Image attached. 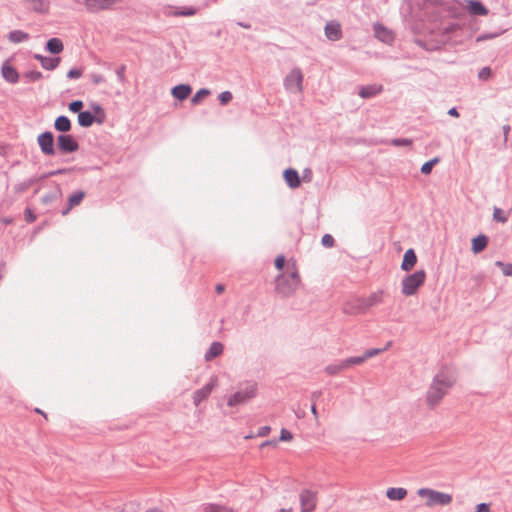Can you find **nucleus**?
<instances>
[{
  "instance_id": "obj_55",
  "label": "nucleus",
  "mask_w": 512,
  "mask_h": 512,
  "mask_svg": "<svg viewBox=\"0 0 512 512\" xmlns=\"http://www.w3.org/2000/svg\"><path fill=\"white\" fill-rule=\"evenodd\" d=\"M497 34H492V33H485V34H481L477 37L476 41L477 42H481V41H485V40H488V39H492L494 37H496Z\"/></svg>"
},
{
  "instance_id": "obj_5",
  "label": "nucleus",
  "mask_w": 512,
  "mask_h": 512,
  "mask_svg": "<svg viewBox=\"0 0 512 512\" xmlns=\"http://www.w3.org/2000/svg\"><path fill=\"white\" fill-rule=\"evenodd\" d=\"M420 497H426V505L432 507L434 505H448L452 502V495L440 491H436L430 488H421L418 490Z\"/></svg>"
},
{
  "instance_id": "obj_27",
  "label": "nucleus",
  "mask_w": 512,
  "mask_h": 512,
  "mask_svg": "<svg viewBox=\"0 0 512 512\" xmlns=\"http://www.w3.org/2000/svg\"><path fill=\"white\" fill-rule=\"evenodd\" d=\"M63 49V42L59 38H51L46 43V50L52 54H59Z\"/></svg>"
},
{
  "instance_id": "obj_35",
  "label": "nucleus",
  "mask_w": 512,
  "mask_h": 512,
  "mask_svg": "<svg viewBox=\"0 0 512 512\" xmlns=\"http://www.w3.org/2000/svg\"><path fill=\"white\" fill-rule=\"evenodd\" d=\"M210 95V90L207 88H201L196 92V94L192 97V104H198L204 97Z\"/></svg>"
},
{
  "instance_id": "obj_9",
  "label": "nucleus",
  "mask_w": 512,
  "mask_h": 512,
  "mask_svg": "<svg viewBox=\"0 0 512 512\" xmlns=\"http://www.w3.org/2000/svg\"><path fill=\"white\" fill-rule=\"evenodd\" d=\"M57 149L60 154L74 153L79 149V143L71 134H60L57 137Z\"/></svg>"
},
{
  "instance_id": "obj_11",
  "label": "nucleus",
  "mask_w": 512,
  "mask_h": 512,
  "mask_svg": "<svg viewBox=\"0 0 512 512\" xmlns=\"http://www.w3.org/2000/svg\"><path fill=\"white\" fill-rule=\"evenodd\" d=\"M301 512H313L317 506V492L303 489L299 495Z\"/></svg>"
},
{
  "instance_id": "obj_25",
  "label": "nucleus",
  "mask_w": 512,
  "mask_h": 512,
  "mask_svg": "<svg viewBox=\"0 0 512 512\" xmlns=\"http://www.w3.org/2000/svg\"><path fill=\"white\" fill-rule=\"evenodd\" d=\"M406 495H407V490L402 487H397V488L391 487V488H388L386 491L387 498L390 500H393V501L402 500L406 497Z\"/></svg>"
},
{
  "instance_id": "obj_39",
  "label": "nucleus",
  "mask_w": 512,
  "mask_h": 512,
  "mask_svg": "<svg viewBox=\"0 0 512 512\" xmlns=\"http://www.w3.org/2000/svg\"><path fill=\"white\" fill-rule=\"evenodd\" d=\"M413 141L409 138H394L391 140V144L396 147L400 146H411Z\"/></svg>"
},
{
  "instance_id": "obj_59",
  "label": "nucleus",
  "mask_w": 512,
  "mask_h": 512,
  "mask_svg": "<svg viewBox=\"0 0 512 512\" xmlns=\"http://www.w3.org/2000/svg\"><path fill=\"white\" fill-rule=\"evenodd\" d=\"M277 443L278 441L277 440H267L265 442H263L261 444V447H265V446H273V447H276L277 446Z\"/></svg>"
},
{
  "instance_id": "obj_29",
  "label": "nucleus",
  "mask_w": 512,
  "mask_h": 512,
  "mask_svg": "<svg viewBox=\"0 0 512 512\" xmlns=\"http://www.w3.org/2000/svg\"><path fill=\"white\" fill-rule=\"evenodd\" d=\"M86 193L82 190L75 191L72 193L68 198V203L70 204V207H75L80 205V203L83 201Z\"/></svg>"
},
{
  "instance_id": "obj_49",
  "label": "nucleus",
  "mask_w": 512,
  "mask_h": 512,
  "mask_svg": "<svg viewBox=\"0 0 512 512\" xmlns=\"http://www.w3.org/2000/svg\"><path fill=\"white\" fill-rule=\"evenodd\" d=\"M275 267L276 269L278 270H283L284 266H285V257L284 255H278L275 259Z\"/></svg>"
},
{
  "instance_id": "obj_6",
  "label": "nucleus",
  "mask_w": 512,
  "mask_h": 512,
  "mask_svg": "<svg viewBox=\"0 0 512 512\" xmlns=\"http://www.w3.org/2000/svg\"><path fill=\"white\" fill-rule=\"evenodd\" d=\"M257 394V384L256 383H248L245 388L240 389L239 391L232 394L228 400L227 405L229 407H234L238 405H242L253 399Z\"/></svg>"
},
{
  "instance_id": "obj_7",
  "label": "nucleus",
  "mask_w": 512,
  "mask_h": 512,
  "mask_svg": "<svg viewBox=\"0 0 512 512\" xmlns=\"http://www.w3.org/2000/svg\"><path fill=\"white\" fill-rule=\"evenodd\" d=\"M303 80L304 75L299 67L293 68L284 78V88L290 93H302L303 92Z\"/></svg>"
},
{
  "instance_id": "obj_52",
  "label": "nucleus",
  "mask_w": 512,
  "mask_h": 512,
  "mask_svg": "<svg viewBox=\"0 0 512 512\" xmlns=\"http://www.w3.org/2000/svg\"><path fill=\"white\" fill-rule=\"evenodd\" d=\"M475 512H491L490 504L480 503V504L476 505Z\"/></svg>"
},
{
  "instance_id": "obj_17",
  "label": "nucleus",
  "mask_w": 512,
  "mask_h": 512,
  "mask_svg": "<svg viewBox=\"0 0 512 512\" xmlns=\"http://www.w3.org/2000/svg\"><path fill=\"white\" fill-rule=\"evenodd\" d=\"M374 35L382 42H392L394 39L393 33L380 23L373 26Z\"/></svg>"
},
{
  "instance_id": "obj_33",
  "label": "nucleus",
  "mask_w": 512,
  "mask_h": 512,
  "mask_svg": "<svg viewBox=\"0 0 512 512\" xmlns=\"http://www.w3.org/2000/svg\"><path fill=\"white\" fill-rule=\"evenodd\" d=\"M32 4V9L37 13H47L49 4L44 0H35Z\"/></svg>"
},
{
  "instance_id": "obj_31",
  "label": "nucleus",
  "mask_w": 512,
  "mask_h": 512,
  "mask_svg": "<svg viewBox=\"0 0 512 512\" xmlns=\"http://www.w3.org/2000/svg\"><path fill=\"white\" fill-rule=\"evenodd\" d=\"M23 78L26 80V82H37L43 78V75L40 71L31 70L23 73Z\"/></svg>"
},
{
  "instance_id": "obj_19",
  "label": "nucleus",
  "mask_w": 512,
  "mask_h": 512,
  "mask_svg": "<svg viewBox=\"0 0 512 512\" xmlns=\"http://www.w3.org/2000/svg\"><path fill=\"white\" fill-rule=\"evenodd\" d=\"M34 58L41 63V66L46 70H54L60 63V57H46L41 54H34Z\"/></svg>"
},
{
  "instance_id": "obj_64",
  "label": "nucleus",
  "mask_w": 512,
  "mask_h": 512,
  "mask_svg": "<svg viewBox=\"0 0 512 512\" xmlns=\"http://www.w3.org/2000/svg\"><path fill=\"white\" fill-rule=\"evenodd\" d=\"M237 25L242 27V28H245V29H250L251 28V24L250 23L237 22Z\"/></svg>"
},
{
  "instance_id": "obj_60",
  "label": "nucleus",
  "mask_w": 512,
  "mask_h": 512,
  "mask_svg": "<svg viewBox=\"0 0 512 512\" xmlns=\"http://www.w3.org/2000/svg\"><path fill=\"white\" fill-rule=\"evenodd\" d=\"M322 395V392L321 391H314L312 392L311 394V400L313 403H316L317 399Z\"/></svg>"
},
{
  "instance_id": "obj_12",
  "label": "nucleus",
  "mask_w": 512,
  "mask_h": 512,
  "mask_svg": "<svg viewBox=\"0 0 512 512\" xmlns=\"http://www.w3.org/2000/svg\"><path fill=\"white\" fill-rule=\"evenodd\" d=\"M218 381L216 377L210 379V381L205 384L202 388L197 389L193 393V403L195 406H199L202 401L207 399L209 395L212 393L213 389L217 386Z\"/></svg>"
},
{
  "instance_id": "obj_22",
  "label": "nucleus",
  "mask_w": 512,
  "mask_h": 512,
  "mask_svg": "<svg viewBox=\"0 0 512 512\" xmlns=\"http://www.w3.org/2000/svg\"><path fill=\"white\" fill-rule=\"evenodd\" d=\"M71 127V121L67 116L61 115L55 119L54 128L58 132H61L62 134L67 133L71 130Z\"/></svg>"
},
{
  "instance_id": "obj_57",
  "label": "nucleus",
  "mask_w": 512,
  "mask_h": 512,
  "mask_svg": "<svg viewBox=\"0 0 512 512\" xmlns=\"http://www.w3.org/2000/svg\"><path fill=\"white\" fill-rule=\"evenodd\" d=\"M56 198V195L53 193H49L45 196H43L42 201L43 203L47 204L49 202H52Z\"/></svg>"
},
{
  "instance_id": "obj_37",
  "label": "nucleus",
  "mask_w": 512,
  "mask_h": 512,
  "mask_svg": "<svg viewBox=\"0 0 512 512\" xmlns=\"http://www.w3.org/2000/svg\"><path fill=\"white\" fill-rule=\"evenodd\" d=\"M345 364L344 362L342 361L341 363L339 364H332V365H328L326 368H325V371L327 372V374L329 375H336L337 373H339L341 370L345 369Z\"/></svg>"
},
{
  "instance_id": "obj_28",
  "label": "nucleus",
  "mask_w": 512,
  "mask_h": 512,
  "mask_svg": "<svg viewBox=\"0 0 512 512\" xmlns=\"http://www.w3.org/2000/svg\"><path fill=\"white\" fill-rule=\"evenodd\" d=\"M469 11L473 15L484 16L488 14V9L480 1L477 0H471L469 2Z\"/></svg>"
},
{
  "instance_id": "obj_13",
  "label": "nucleus",
  "mask_w": 512,
  "mask_h": 512,
  "mask_svg": "<svg viewBox=\"0 0 512 512\" xmlns=\"http://www.w3.org/2000/svg\"><path fill=\"white\" fill-rule=\"evenodd\" d=\"M2 77L11 84H16L19 81V73L15 67L9 64V60H6L1 66Z\"/></svg>"
},
{
  "instance_id": "obj_51",
  "label": "nucleus",
  "mask_w": 512,
  "mask_h": 512,
  "mask_svg": "<svg viewBox=\"0 0 512 512\" xmlns=\"http://www.w3.org/2000/svg\"><path fill=\"white\" fill-rule=\"evenodd\" d=\"M384 349H378V348H374V349H369L367 351H365L364 355L366 357V360L371 358V357H374L376 355H378L379 353H381Z\"/></svg>"
},
{
  "instance_id": "obj_40",
  "label": "nucleus",
  "mask_w": 512,
  "mask_h": 512,
  "mask_svg": "<svg viewBox=\"0 0 512 512\" xmlns=\"http://www.w3.org/2000/svg\"><path fill=\"white\" fill-rule=\"evenodd\" d=\"M233 98L230 91H223L219 94L218 99L221 105H227Z\"/></svg>"
},
{
  "instance_id": "obj_34",
  "label": "nucleus",
  "mask_w": 512,
  "mask_h": 512,
  "mask_svg": "<svg viewBox=\"0 0 512 512\" xmlns=\"http://www.w3.org/2000/svg\"><path fill=\"white\" fill-rule=\"evenodd\" d=\"M365 361H366V357L364 354L362 356L350 357V358L343 360L346 368L351 365H360V364L364 363Z\"/></svg>"
},
{
  "instance_id": "obj_4",
  "label": "nucleus",
  "mask_w": 512,
  "mask_h": 512,
  "mask_svg": "<svg viewBox=\"0 0 512 512\" xmlns=\"http://www.w3.org/2000/svg\"><path fill=\"white\" fill-rule=\"evenodd\" d=\"M426 272L417 270L412 274L406 275L401 282V293L405 296H413L418 289L425 283Z\"/></svg>"
},
{
  "instance_id": "obj_36",
  "label": "nucleus",
  "mask_w": 512,
  "mask_h": 512,
  "mask_svg": "<svg viewBox=\"0 0 512 512\" xmlns=\"http://www.w3.org/2000/svg\"><path fill=\"white\" fill-rule=\"evenodd\" d=\"M438 161H439V159L436 157V158H433V159H431V160H429V161L425 162V163L422 165L421 169H420L421 173H422V174H424V175H428V174H430V173H431V171H432L433 166H434L435 164H437V163H438Z\"/></svg>"
},
{
  "instance_id": "obj_10",
  "label": "nucleus",
  "mask_w": 512,
  "mask_h": 512,
  "mask_svg": "<svg viewBox=\"0 0 512 512\" xmlns=\"http://www.w3.org/2000/svg\"><path fill=\"white\" fill-rule=\"evenodd\" d=\"M37 142L41 152L46 156L56 155V149L54 146V135L50 131H45L38 135Z\"/></svg>"
},
{
  "instance_id": "obj_26",
  "label": "nucleus",
  "mask_w": 512,
  "mask_h": 512,
  "mask_svg": "<svg viewBox=\"0 0 512 512\" xmlns=\"http://www.w3.org/2000/svg\"><path fill=\"white\" fill-rule=\"evenodd\" d=\"M30 39V35L22 30H12L8 34V40L12 43H21Z\"/></svg>"
},
{
  "instance_id": "obj_2",
  "label": "nucleus",
  "mask_w": 512,
  "mask_h": 512,
  "mask_svg": "<svg viewBox=\"0 0 512 512\" xmlns=\"http://www.w3.org/2000/svg\"><path fill=\"white\" fill-rule=\"evenodd\" d=\"M275 291L282 297L292 296L301 285V277L296 266L293 262L288 265L286 273H280L275 279Z\"/></svg>"
},
{
  "instance_id": "obj_24",
  "label": "nucleus",
  "mask_w": 512,
  "mask_h": 512,
  "mask_svg": "<svg viewBox=\"0 0 512 512\" xmlns=\"http://www.w3.org/2000/svg\"><path fill=\"white\" fill-rule=\"evenodd\" d=\"M223 344L221 342H213L205 353V360L211 361L212 359L220 356L223 353Z\"/></svg>"
},
{
  "instance_id": "obj_46",
  "label": "nucleus",
  "mask_w": 512,
  "mask_h": 512,
  "mask_svg": "<svg viewBox=\"0 0 512 512\" xmlns=\"http://www.w3.org/2000/svg\"><path fill=\"white\" fill-rule=\"evenodd\" d=\"M24 217H25V221L27 223H33L34 221H36L37 217L36 215L34 214L33 210L30 209V208H26L25 211H24Z\"/></svg>"
},
{
  "instance_id": "obj_54",
  "label": "nucleus",
  "mask_w": 512,
  "mask_h": 512,
  "mask_svg": "<svg viewBox=\"0 0 512 512\" xmlns=\"http://www.w3.org/2000/svg\"><path fill=\"white\" fill-rule=\"evenodd\" d=\"M91 78H92L93 84H95V85H98L105 81L104 77L101 74H97V73H93L91 75Z\"/></svg>"
},
{
  "instance_id": "obj_53",
  "label": "nucleus",
  "mask_w": 512,
  "mask_h": 512,
  "mask_svg": "<svg viewBox=\"0 0 512 512\" xmlns=\"http://www.w3.org/2000/svg\"><path fill=\"white\" fill-rule=\"evenodd\" d=\"M271 431L270 426H262L258 429L257 435L259 437H265L267 436Z\"/></svg>"
},
{
  "instance_id": "obj_32",
  "label": "nucleus",
  "mask_w": 512,
  "mask_h": 512,
  "mask_svg": "<svg viewBox=\"0 0 512 512\" xmlns=\"http://www.w3.org/2000/svg\"><path fill=\"white\" fill-rule=\"evenodd\" d=\"M202 512H232L228 507L218 504H207Z\"/></svg>"
},
{
  "instance_id": "obj_23",
  "label": "nucleus",
  "mask_w": 512,
  "mask_h": 512,
  "mask_svg": "<svg viewBox=\"0 0 512 512\" xmlns=\"http://www.w3.org/2000/svg\"><path fill=\"white\" fill-rule=\"evenodd\" d=\"M489 239L486 235L480 234L472 239L471 250L474 254H478L483 251L488 245Z\"/></svg>"
},
{
  "instance_id": "obj_1",
  "label": "nucleus",
  "mask_w": 512,
  "mask_h": 512,
  "mask_svg": "<svg viewBox=\"0 0 512 512\" xmlns=\"http://www.w3.org/2000/svg\"><path fill=\"white\" fill-rule=\"evenodd\" d=\"M456 376L447 367H442L433 377L426 392L425 401L429 409H435L456 384Z\"/></svg>"
},
{
  "instance_id": "obj_18",
  "label": "nucleus",
  "mask_w": 512,
  "mask_h": 512,
  "mask_svg": "<svg viewBox=\"0 0 512 512\" xmlns=\"http://www.w3.org/2000/svg\"><path fill=\"white\" fill-rule=\"evenodd\" d=\"M417 263V255L414 251V249L410 248L408 249L403 256V261L401 264V269L403 271H411L415 264Z\"/></svg>"
},
{
  "instance_id": "obj_41",
  "label": "nucleus",
  "mask_w": 512,
  "mask_h": 512,
  "mask_svg": "<svg viewBox=\"0 0 512 512\" xmlns=\"http://www.w3.org/2000/svg\"><path fill=\"white\" fill-rule=\"evenodd\" d=\"M116 76H117V79L120 83L124 84L126 82V77H125V72H126V65L125 64H121L117 69H116Z\"/></svg>"
},
{
  "instance_id": "obj_56",
  "label": "nucleus",
  "mask_w": 512,
  "mask_h": 512,
  "mask_svg": "<svg viewBox=\"0 0 512 512\" xmlns=\"http://www.w3.org/2000/svg\"><path fill=\"white\" fill-rule=\"evenodd\" d=\"M502 273L505 276H511L512 277V263H506L504 266V269L502 270Z\"/></svg>"
},
{
  "instance_id": "obj_30",
  "label": "nucleus",
  "mask_w": 512,
  "mask_h": 512,
  "mask_svg": "<svg viewBox=\"0 0 512 512\" xmlns=\"http://www.w3.org/2000/svg\"><path fill=\"white\" fill-rule=\"evenodd\" d=\"M199 9L196 7H181L176 8L173 12L174 16H194L198 13Z\"/></svg>"
},
{
  "instance_id": "obj_45",
  "label": "nucleus",
  "mask_w": 512,
  "mask_h": 512,
  "mask_svg": "<svg viewBox=\"0 0 512 512\" xmlns=\"http://www.w3.org/2000/svg\"><path fill=\"white\" fill-rule=\"evenodd\" d=\"M321 243L323 246L327 247V248H331L334 246L335 244V240L333 238L332 235L330 234H325L322 239H321Z\"/></svg>"
},
{
  "instance_id": "obj_48",
  "label": "nucleus",
  "mask_w": 512,
  "mask_h": 512,
  "mask_svg": "<svg viewBox=\"0 0 512 512\" xmlns=\"http://www.w3.org/2000/svg\"><path fill=\"white\" fill-rule=\"evenodd\" d=\"M70 170L71 169H69V168H60V169H57V170H54V171H50V172H48L47 174L44 175V178L51 177V176H56V175H63V174L68 173Z\"/></svg>"
},
{
  "instance_id": "obj_38",
  "label": "nucleus",
  "mask_w": 512,
  "mask_h": 512,
  "mask_svg": "<svg viewBox=\"0 0 512 512\" xmlns=\"http://www.w3.org/2000/svg\"><path fill=\"white\" fill-rule=\"evenodd\" d=\"M493 219L500 223H506L508 221V216L502 209L495 207L493 211Z\"/></svg>"
},
{
  "instance_id": "obj_21",
  "label": "nucleus",
  "mask_w": 512,
  "mask_h": 512,
  "mask_svg": "<svg viewBox=\"0 0 512 512\" xmlns=\"http://www.w3.org/2000/svg\"><path fill=\"white\" fill-rule=\"evenodd\" d=\"M192 89L188 84H179L172 88L171 94L175 99L185 100L190 95Z\"/></svg>"
},
{
  "instance_id": "obj_3",
  "label": "nucleus",
  "mask_w": 512,
  "mask_h": 512,
  "mask_svg": "<svg viewBox=\"0 0 512 512\" xmlns=\"http://www.w3.org/2000/svg\"><path fill=\"white\" fill-rule=\"evenodd\" d=\"M383 295V290H377L367 297H359L349 301L344 306V312L349 314H363L370 308L382 304Z\"/></svg>"
},
{
  "instance_id": "obj_50",
  "label": "nucleus",
  "mask_w": 512,
  "mask_h": 512,
  "mask_svg": "<svg viewBox=\"0 0 512 512\" xmlns=\"http://www.w3.org/2000/svg\"><path fill=\"white\" fill-rule=\"evenodd\" d=\"M81 75H82V70L76 69V68L70 69L67 73V77L70 79L80 78Z\"/></svg>"
},
{
  "instance_id": "obj_20",
  "label": "nucleus",
  "mask_w": 512,
  "mask_h": 512,
  "mask_svg": "<svg viewBox=\"0 0 512 512\" xmlns=\"http://www.w3.org/2000/svg\"><path fill=\"white\" fill-rule=\"evenodd\" d=\"M284 179L287 185L292 188H298L301 184L298 172L293 168H288L284 171Z\"/></svg>"
},
{
  "instance_id": "obj_43",
  "label": "nucleus",
  "mask_w": 512,
  "mask_h": 512,
  "mask_svg": "<svg viewBox=\"0 0 512 512\" xmlns=\"http://www.w3.org/2000/svg\"><path fill=\"white\" fill-rule=\"evenodd\" d=\"M83 108V102L81 100H75V101H72L70 104H69V110L73 113H80L82 112Z\"/></svg>"
},
{
  "instance_id": "obj_15",
  "label": "nucleus",
  "mask_w": 512,
  "mask_h": 512,
  "mask_svg": "<svg viewBox=\"0 0 512 512\" xmlns=\"http://www.w3.org/2000/svg\"><path fill=\"white\" fill-rule=\"evenodd\" d=\"M383 89L381 84L365 85L359 88L358 95L363 99H369L382 93Z\"/></svg>"
},
{
  "instance_id": "obj_44",
  "label": "nucleus",
  "mask_w": 512,
  "mask_h": 512,
  "mask_svg": "<svg viewBox=\"0 0 512 512\" xmlns=\"http://www.w3.org/2000/svg\"><path fill=\"white\" fill-rule=\"evenodd\" d=\"M94 116L102 117V123L105 121L106 115L104 109L97 103L92 104Z\"/></svg>"
},
{
  "instance_id": "obj_62",
  "label": "nucleus",
  "mask_w": 512,
  "mask_h": 512,
  "mask_svg": "<svg viewBox=\"0 0 512 512\" xmlns=\"http://www.w3.org/2000/svg\"><path fill=\"white\" fill-rule=\"evenodd\" d=\"M215 290L218 294H221L224 292L225 286L223 284H217Z\"/></svg>"
},
{
  "instance_id": "obj_14",
  "label": "nucleus",
  "mask_w": 512,
  "mask_h": 512,
  "mask_svg": "<svg viewBox=\"0 0 512 512\" xmlns=\"http://www.w3.org/2000/svg\"><path fill=\"white\" fill-rule=\"evenodd\" d=\"M325 36L331 41H338L342 38L341 25L337 21H330L325 26Z\"/></svg>"
},
{
  "instance_id": "obj_42",
  "label": "nucleus",
  "mask_w": 512,
  "mask_h": 512,
  "mask_svg": "<svg viewBox=\"0 0 512 512\" xmlns=\"http://www.w3.org/2000/svg\"><path fill=\"white\" fill-rule=\"evenodd\" d=\"M492 75V70L490 67L486 66V67H483L479 73H478V78L480 80H483V81H486L488 80Z\"/></svg>"
},
{
  "instance_id": "obj_16",
  "label": "nucleus",
  "mask_w": 512,
  "mask_h": 512,
  "mask_svg": "<svg viewBox=\"0 0 512 512\" xmlns=\"http://www.w3.org/2000/svg\"><path fill=\"white\" fill-rule=\"evenodd\" d=\"M94 122L102 124V117L94 116L90 111H82L78 114V124L81 127H90Z\"/></svg>"
},
{
  "instance_id": "obj_8",
  "label": "nucleus",
  "mask_w": 512,
  "mask_h": 512,
  "mask_svg": "<svg viewBox=\"0 0 512 512\" xmlns=\"http://www.w3.org/2000/svg\"><path fill=\"white\" fill-rule=\"evenodd\" d=\"M125 0H83L82 3L88 13L96 14L102 11L115 9Z\"/></svg>"
},
{
  "instance_id": "obj_63",
  "label": "nucleus",
  "mask_w": 512,
  "mask_h": 512,
  "mask_svg": "<svg viewBox=\"0 0 512 512\" xmlns=\"http://www.w3.org/2000/svg\"><path fill=\"white\" fill-rule=\"evenodd\" d=\"M73 207H70V204L68 203L67 206L61 211V214L63 216L67 215Z\"/></svg>"
},
{
  "instance_id": "obj_47",
  "label": "nucleus",
  "mask_w": 512,
  "mask_h": 512,
  "mask_svg": "<svg viewBox=\"0 0 512 512\" xmlns=\"http://www.w3.org/2000/svg\"><path fill=\"white\" fill-rule=\"evenodd\" d=\"M292 438H293V435L289 430H287L285 428L281 429L280 437H279L280 441H290Z\"/></svg>"
},
{
  "instance_id": "obj_58",
  "label": "nucleus",
  "mask_w": 512,
  "mask_h": 512,
  "mask_svg": "<svg viewBox=\"0 0 512 512\" xmlns=\"http://www.w3.org/2000/svg\"><path fill=\"white\" fill-rule=\"evenodd\" d=\"M502 129H503V135H504V142L506 143L507 140H508V134H509V132L511 130L510 125H508V124L504 125L502 127Z\"/></svg>"
},
{
  "instance_id": "obj_61",
  "label": "nucleus",
  "mask_w": 512,
  "mask_h": 512,
  "mask_svg": "<svg viewBox=\"0 0 512 512\" xmlns=\"http://www.w3.org/2000/svg\"><path fill=\"white\" fill-rule=\"evenodd\" d=\"M448 115L452 116V117H459V112L457 110L456 107H452L448 110Z\"/></svg>"
}]
</instances>
